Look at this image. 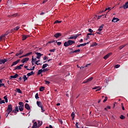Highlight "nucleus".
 Segmentation results:
<instances>
[{"label": "nucleus", "instance_id": "nucleus-15", "mask_svg": "<svg viewBox=\"0 0 128 128\" xmlns=\"http://www.w3.org/2000/svg\"><path fill=\"white\" fill-rule=\"evenodd\" d=\"M104 24H102L100 26L98 29V32H102V28H104Z\"/></svg>", "mask_w": 128, "mask_h": 128}, {"label": "nucleus", "instance_id": "nucleus-44", "mask_svg": "<svg viewBox=\"0 0 128 128\" xmlns=\"http://www.w3.org/2000/svg\"><path fill=\"white\" fill-rule=\"evenodd\" d=\"M49 52H56V48L50 50Z\"/></svg>", "mask_w": 128, "mask_h": 128}, {"label": "nucleus", "instance_id": "nucleus-21", "mask_svg": "<svg viewBox=\"0 0 128 128\" xmlns=\"http://www.w3.org/2000/svg\"><path fill=\"white\" fill-rule=\"evenodd\" d=\"M93 90H96V92H98V90H100V86L94 87Z\"/></svg>", "mask_w": 128, "mask_h": 128}, {"label": "nucleus", "instance_id": "nucleus-56", "mask_svg": "<svg viewBox=\"0 0 128 128\" xmlns=\"http://www.w3.org/2000/svg\"><path fill=\"white\" fill-rule=\"evenodd\" d=\"M122 108L123 110H124V104L122 103Z\"/></svg>", "mask_w": 128, "mask_h": 128}, {"label": "nucleus", "instance_id": "nucleus-29", "mask_svg": "<svg viewBox=\"0 0 128 128\" xmlns=\"http://www.w3.org/2000/svg\"><path fill=\"white\" fill-rule=\"evenodd\" d=\"M46 66H48V64H43V66H42V68H46Z\"/></svg>", "mask_w": 128, "mask_h": 128}, {"label": "nucleus", "instance_id": "nucleus-18", "mask_svg": "<svg viewBox=\"0 0 128 128\" xmlns=\"http://www.w3.org/2000/svg\"><path fill=\"white\" fill-rule=\"evenodd\" d=\"M32 74H34V72L33 71H32L30 72L27 74L28 76H32Z\"/></svg>", "mask_w": 128, "mask_h": 128}, {"label": "nucleus", "instance_id": "nucleus-16", "mask_svg": "<svg viewBox=\"0 0 128 128\" xmlns=\"http://www.w3.org/2000/svg\"><path fill=\"white\" fill-rule=\"evenodd\" d=\"M38 128V123L36 122H34L33 124L32 128Z\"/></svg>", "mask_w": 128, "mask_h": 128}, {"label": "nucleus", "instance_id": "nucleus-19", "mask_svg": "<svg viewBox=\"0 0 128 128\" xmlns=\"http://www.w3.org/2000/svg\"><path fill=\"white\" fill-rule=\"evenodd\" d=\"M16 92L18 94H22V90H20V89L18 88H16Z\"/></svg>", "mask_w": 128, "mask_h": 128}, {"label": "nucleus", "instance_id": "nucleus-25", "mask_svg": "<svg viewBox=\"0 0 128 128\" xmlns=\"http://www.w3.org/2000/svg\"><path fill=\"white\" fill-rule=\"evenodd\" d=\"M14 110V112H20V110H18V106H16Z\"/></svg>", "mask_w": 128, "mask_h": 128}, {"label": "nucleus", "instance_id": "nucleus-10", "mask_svg": "<svg viewBox=\"0 0 128 128\" xmlns=\"http://www.w3.org/2000/svg\"><path fill=\"white\" fill-rule=\"evenodd\" d=\"M114 7L113 8H110V7H109L108 8H106V10L104 11V10H102V12H100V13H102V12H106V10H108V12H110V10H112V9L114 8Z\"/></svg>", "mask_w": 128, "mask_h": 128}, {"label": "nucleus", "instance_id": "nucleus-33", "mask_svg": "<svg viewBox=\"0 0 128 128\" xmlns=\"http://www.w3.org/2000/svg\"><path fill=\"white\" fill-rule=\"evenodd\" d=\"M18 104L20 106H24V102H19Z\"/></svg>", "mask_w": 128, "mask_h": 128}, {"label": "nucleus", "instance_id": "nucleus-8", "mask_svg": "<svg viewBox=\"0 0 128 128\" xmlns=\"http://www.w3.org/2000/svg\"><path fill=\"white\" fill-rule=\"evenodd\" d=\"M112 54V52H110V53L108 54H106L104 57V60H107V58H110V56Z\"/></svg>", "mask_w": 128, "mask_h": 128}, {"label": "nucleus", "instance_id": "nucleus-22", "mask_svg": "<svg viewBox=\"0 0 128 128\" xmlns=\"http://www.w3.org/2000/svg\"><path fill=\"white\" fill-rule=\"evenodd\" d=\"M20 112H22L24 110V106H18Z\"/></svg>", "mask_w": 128, "mask_h": 128}, {"label": "nucleus", "instance_id": "nucleus-47", "mask_svg": "<svg viewBox=\"0 0 128 128\" xmlns=\"http://www.w3.org/2000/svg\"><path fill=\"white\" fill-rule=\"evenodd\" d=\"M23 53H24V51L22 50H20V52H18L20 56V54H22Z\"/></svg>", "mask_w": 128, "mask_h": 128}, {"label": "nucleus", "instance_id": "nucleus-27", "mask_svg": "<svg viewBox=\"0 0 128 128\" xmlns=\"http://www.w3.org/2000/svg\"><path fill=\"white\" fill-rule=\"evenodd\" d=\"M42 72H43L42 69L38 70L37 75L40 76V74H42Z\"/></svg>", "mask_w": 128, "mask_h": 128}, {"label": "nucleus", "instance_id": "nucleus-62", "mask_svg": "<svg viewBox=\"0 0 128 128\" xmlns=\"http://www.w3.org/2000/svg\"><path fill=\"white\" fill-rule=\"evenodd\" d=\"M98 18V16L96 15L94 17L92 18V20H96V18Z\"/></svg>", "mask_w": 128, "mask_h": 128}, {"label": "nucleus", "instance_id": "nucleus-24", "mask_svg": "<svg viewBox=\"0 0 128 128\" xmlns=\"http://www.w3.org/2000/svg\"><path fill=\"white\" fill-rule=\"evenodd\" d=\"M104 16L106 18V14H102V15H101L100 16H98L97 20H100V18H104Z\"/></svg>", "mask_w": 128, "mask_h": 128}, {"label": "nucleus", "instance_id": "nucleus-42", "mask_svg": "<svg viewBox=\"0 0 128 128\" xmlns=\"http://www.w3.org/2000/svg\"><path fill=\"white\" fill-rule=\"evenodd\" d=\"M8 32L10 34H12V32H14V30L13 28L10 30H8Z\"/></svg>", "mask_w": 128, "mask_h": 128}, {"label": "nucleus", "instance_id": "nucleus-48", "mask_svg": "<svg viewBox=\"0 0 128 128\" xmlns=\"http://www.w3.org/2000/svg\"><path fill=\"white\" fill-rule=\"evenodd\" d=\"M62 22V21H58V20H56L54 22V24H60Z\"/></svg>", "mask_w": 128, "mask_h": 128}, {"label": "nucleus", "instance_id": "nucleus-58", "mask_svg": "<svg viewBox=\"0 0 128 128\" xmlns=\"http://www.w3.org/2000/svg\"><path fill=\"white\" fill-rule=\"evenodd\" d=\"M54 42V40H52V41H49L48 44H52Z\"/></svg>", "mask_w": 128, "mask_h": 128}, {"label": "nucleus", "instance_id": "nucleus-5", "mask_svg": "<svg viewBox=\"0 0 128 128\" xmlns=\"http://www.w3.org/2000/svg\"><path fill=\"white\" fill-rule=\"evenodd\" d=\"M6 110L9 112H12V104H10L8 106Z\"/></svg>", "mask_w": 128, "mask_h": 128}, {"label": "nucleus", "instance_id": "nucleus-36", "mask_svg": "<svg viewBox=\"0 0 128 128\" xmlns=\"http://www.w3.org/2000/svg\"><path fill=\"white\" fill-rule=\"evenodd\" d=\"M43 90H44V86H41L40 88V92H42Z\"/></svg>", "mask_w": 128, "mask_h": 128}, {"label": "nucleus", "instance_id": "nucleus-54", "mask_svg": "<svg viewBox=\"0 0 128 128\" xmlns=\"http://www.w3.org/2000/svg\"><path fill=\"white\" fill-rule=\"evenodd\" d=\"M120 64H116L115 66L116 68H120Z\"/></svg>", "mask_w": 128, "mask_h": 128}, {"label": "nucleus", "instance_id": "nucleus-63", "mask_svg": "<svg viewBox=\"0 0 128 128\" xmlns=\"http://www.w3.org/2000/svg\"><path fill=\"white\" fill-rule=\"evenodd\" d=\"M78 36H80L79 34H77L76 35H75V38H78Z\"/></svg>", "mask_w": 128, "mask_h": 128}, {"label": "nucleus", "instance_id": "nucleus-28", "mask_svg": "<svg viewBox=\"0 0 128 128\" xmlns=\"http://www.w3.org/2000/svg\"><path fill=\"white\" fill-rule=\"evenodd\" d=\"M20 26H17L16 27H15L14 29V31L16 32V30H20Z\"/></svg>", "mask_w": 128, "mask_h": 128}, {"label": "nucleus", "instance_id": "nucleus-46", "mask_svg": "<svg viewBox=\"0 0 128 128\" xmlns=\"http://www.w3.org/2000/svg\"><path fill=\"white\" fill-rule=\"evenodd\" d=\"M44 70H42V72H48V68H43Z\"/></svg>", "mask_w": 128, "mask_h": 128}, {"label": "nucleus", "instance_id": "nucleus-7", "mask_svg": "<svg viewBox=\"0 0 128 128\" xmlns=\"http://www.w3.org/2000/svg\"><path fill=\"white\" fill-rule=\"evenodd\" d=\"M28 60H30V58H26L21 60V62L22 64H24V62H28Z\"/></svg>", "mask_w": 128, "mask_h": 128}, {"label": "nucleus", "instance_id": "nucleus-53", "mask_svg": "<svg viewBox=\"0 0 128 128\" xmlns=\"http://www.w3.org/2000/svg\"><path fill=\"white\" fill-rule=\"evenodd\" d=\"M108 100V97L106 96L104 100L103 101V102H106Z\"/></svg>", "mask_w": 128, "mask_h": 128}, {"label": "nucleus", "instance_id": "nucleus-38", "mask_svg": "<svg viewBox=\"0 0 128 128\" xmlns=\"http://www.w3.org/2000/svg\"><path fill=\"white\" fill-rule=\"evenodd\" d=\"M88 66H90V64H87L85 66H82L81 68H80V70H82V68H88Z\"/></svg>", "mask_w": 128, "mask_h": 128}, {"label": "nucleus", "instance_id": "nucleus-34", "mask_svg": "<svg viewBox=\"0 0 128 128\" xmlns=\"http://www.w3.org/2000/svg\"><path fill=\"white\" fill-rule=\"evenodd\" d=\"M20 16L18 14H15L11 15V16H13V18H15L16 16Z\"/></svg>", "mask_w": 128, "mask_h": 128}, {"label": "nucleus", "instance_id": "nucleus-51", "mask_svg": "<svg viewBox=\"0 0 128 128\" xmlns=\"http://www.w3.org/2000/svg\"><path fill=\"white\" fill-rule=\"evenodd\" d=\"M98 46V44H96V42H94L92 44V46Z\"/></svg>", "mask_w": 128, "mask_h": 128}, {"label": "nucleus", "instance_id": "nucleus-17", "mask_svg": "<svg viewBox=\"0 0 128 128\" xmlns=\"http://www.w3.org/2000/svg\"><path fill=\"white\" fill-rule=\"evenodd\" d=\"M36 104H37V105L38 106L39 108H40V107L42 106V102H40L37 101L36 102Z\"/></svg>", "mask_w": 128, "mask_h": 128}, {"label": "nucleus", "instance_id": "nucleus-9", "mask_svg": "<svg viewBox=\"0 0 128 128\" xmlns=\"http://www.w3.org/2000/svg\"><path fill=\"white\" fill-rule=\"evenodd\" d=\"M94 80L93 77H90V78H88L86 81L84 82V84H88V82H92Z\"/></svg>", "mask_w": 128, "mask_h": 128}, {"label": "nucleus", "instance_id": "nucleus-64", "mask_svg": "<svg viewBox=\"0 0 128 128\" xmlns=\"http://www.w3.org/2000/svg\"><path fill=\"white\" fill-rule=\"evenodd\" d=\"M58 46H60L62 44V42H57Z\"/></svg>", "mask_w": 128, "mask_h": 128}, {"label": "nucleus", "instance_id": "nucleus-41", "mask_svg": "<svg viewBox=\"0 0 128 128\" xmlns=\"http://www.w3.org/2000/svg\"><path fill=\"white\" fill-rule=\"evenodd\" d=\"M41 108V110L42 112H46V110L44 109V106H42V107H40Z\"/></svg>", "mask_w": 128, "mask_h": 128}, {"label": "nucleus", "instance_id": "nucleus-4", "mask_svg": "<svg viewBox=\"0 0 128 128\" xmlns=\"http://www.w3.org/2000/svg\"><path fill=\"white\" fill-rule=\"evenodd\" d=\"M35 54H36V58H38V60H40V58H42V54L38 52H35Z\"/></svg>", "mask_w": 128, "mask_h": 128}, {"label": "nucleus", "instance_id": "nucleus-31", "mask_svg": "<svg viewBox=\"0 0 128 128\" xmlns=\"http://www.w3.org/2000/svg\"><path fill=\"white\" fill-rule=\"evenodd\" d=\"M71 116L72 117V120H74V116H75L74 112H72V113Z\"/></svg>", "mask_w": 128, "mask_h": 128}, {"label": "nucleus", "instance_id": "nucleus-2", "mask_svg": "<svg viewBox=\"0 0 128 128\" xmlns=\"http://www.w3.org/2000/svg\"><path fill=\"white\" fill-rule=\"evenodd\" d=\"M30 36L28 35V34L22 35V40H26L28 38H30Z\"/></svg>", "mask_w": 128, "mask_h": 128}, {"label": "nucleus", "instance_id": "nucleus-60", "mask_svg": "<svg viewBox=\"0 0 128 128\" xmlns=\"http://www.w3.org/2000/svg\"><path fill=\"white\" fill-rule=\"evenodd\" d=\"M87 34H88V36H94V34H92V33H88Z\"/></svg>", "mask_w": 128, "mask_h": 128}, {"label": "nucleus", "instance_id": "nucleus-45", "mask_svg": "<svg viewBox=\"0 0 128 128\" xmlns=\"http://www.w3.org/2000/svg\"><path fill=\"white\" fill-rule=\"evenodd\" d=\"M7 112V114H7L6 118H8V116L10 114V112H12V111H8V110H6Z\"/></svg>", "mask_w": 128, "mask_h": 128}, {"label": "nucleus", "instance_id": "nucleus-23", "mask_svg": "<svg viewBox=\"0 0 128 128\" xmlns=\"http://www.w3.org/2000/svg\"><path fill=\"white\" fill-rule=\"evenodd\" d=\"M14 70H22V67L20 66H18L14 68Z\"/></svg>", "mask_w": 128, "mask_h": 128}, {"label": "nucleus", "instance_id": "nucleus-52", "mask_svg": "<svg viewBox=\"0 0 128 128\" xmlns=\"http://www.w3.org/2000/svg\"><path fill=\"white\" fill-rule=\"evenodd\" d=\"M88 31L89 32H90V33H92V32H94V30H92V28H89L88 30Z\"/></svg>", "mask_w": 128, "mask_h": 128}, {"label": "nucleus", "instance_id": "nucleus-35", "mask_svg": "<svg viewBox=\"0 0 128 128\" xmlns=\"http://www.w3.org/2000/svg\"><path fill=\"white\" fill-rule=\"evenodd\" d=\"M76 40V36H71L68 38V40Z\"/></svg>", "mask_w": 128, "mask_h": 128}, {"label": "nucleus", "instance_id": "nucleus-37", "mask_svg": "<svg viewBox=\"0 0 128 128\" xmlns=\"http://www.w3.org/2000/svg\"><path fill=\"white\" fill-rule=\"evenodd\" d=\"M36 60V58H34V56H32V62H34Z\"/></svg>", "mask_w": 128, "mask_h": 128}, {"label": "nucleus", "instance_id": "nucleus-11", "mask_svg": "<svg viewBox=\"0 0 128 128\" xmlns=\"http://www.w3.org/2000/svg\"><path fill=\"white\" fill-rule=\"evenodd\" d=\"M54 36L56 38H60V36H62V33L57 32L56 34H54Z\"/></svg>", "mask_w": 128, "mask_h": 128}, {"label": "nucleus", "instance_id": "nucleus-26", "mask_svg": "<svg viewBox=\"0 0 128 128\" xmlns=\"http://www.w3.org/2000/svg\"><path fill=\"white\" fill-rule=\"evenodd\" d=\"M22 78L24 79V82H26V80H28V77H26V75H24Z\"/></svg>", "mask_w": 128, "mask_h": 128}, {"label": "nucleus", "instance_id": "nucleus-14", "mask_svg": "<svg viewBox=\"0 0 128 128\" xmlns=\"http://www.w3.org/2000/svg\"><path fill=\"white\" fill-rule=\"evenodd\" d=\"M18 77V74H16L14 76H10V78H16Z\"/></svg>", "mask_w": 128, "mask_h": 128}, {"label": "nucleus", "instance_id": "nucleus-32", "mask_svg": "<svg viewBox=\"0 0 128 128\" xmlns=\"http://www.w3.org/2000/svg\"><path fill=\"white\" fill-rule=\"evenodd\" d=\"M4 100H5V102H8V96H6L4 97Z\"/></svg>", "mask_w": 128, "mask_h": 128}, {"label": "nucleus", "instance_id": "nucleus-12", "mask_svg": "<svg viewBox=\"0 0 128 128\" xmlns=\"http://www.w3.org/2000/svg\"><path fill=\"white\" fill-rule=\"evenodd\" d=\"M24 108L26 110H30V106L28 104L26 103L24 105Z\"/></svg>", "mask_w": 128, "mask_h": 128}, {"label": "nucleus", "instance_id": "nucleus-13", "mask_svg": "<svg viewBox=\"0 0 128 128\" xmlns=\"http://www.w3.org/2000/svg\"><path fill=\"white\" fill-rule=\"evenodd\" d=\"M118 20H120V19L114 17L113 18V19L112 20V22H118Z\"/></svg>", "mask_w": 128, "mask_h": 128}, {"label": "nucleus", "instance_id": "nucleus-57", "mask_svg": "<svg viewBox=\"0 0 128 128\" xmlns=\"http://www.w3.org/2000/svg\"><path fill=\"white\" fill-rule=\"evenodd\" d=\"M8 34H10V32L8 30L4 34V36H8Z\"/></svg>", "mask_w": 128, "mask_h": 128}, {"label": "nucleus", "instance_id": "nucleus-39", "mask_svg": "<svg viewBox=\"0 0 128 128\" xmlns=\"http://www.w3.org/2000/svg\"><path fill=\"white\" fill-rule=\"evenodd\" d=\"M126 46V44L124 45H122L121 46L119 47V50H122V48H124V46Z\"/></svg>", "mask_w": 128, "mask_h": 128}, {"label": "nucleus", "instance_id": "nucleus-20", "mask_svg": "<svg viewBox=\"0 0 128 128\" xmlns=\"http://www.w3.org/2000/svg\"><path fill=\"white\" fill-rule=\"evenodd\" d=\"M86 46V44H82L76 46V48H80V46Z\"/></svg>", "mask_w": 128, "mask_h": 128}, {"label": "nucleus", "instance_id": "nucleus-61", "mask_svg": "<svg viewBox=\"0 0 128 128\" xmlns=\"http://www.w3.org/2000/svg\"><path fill=\"white\" fill-rule=\"evenodd\" d=\"M90 39V36L87 34L86 38V40Z\"/></svg>", "mask_w": 128, "mask_h": 128}, {"label": "nucleus", "instance_id": "nucleus-30", "mask_svg": "<svg viewBox=\"0 0 128 128\" xmlns=\"http://www.w3.org/2000/svg\"><path fill=\"white\" fill-rule=\"evenodd\" d=\"M32 54V52H30L24 54V56H30V54Z\"/></svg>", "mask_w": 128, "mask_h": 128}, {"label": "nucleus", "instance_id": "nucleus-3", "mask_svg": "<svg viewBox=\"0 0 128 128\" xmlns=\"http://www.w3.org/2000/svg\"><path fill=\"white\" fill-rule=\"evenodd\" d=\"M10 58H5L4 60H0V64H5V62H8Z\"/></svg>", "mask_w": 128, "mask_h": 128}, {"label": "nucleus", "instance_id": "nucleus-50", "mask_svg": "<svg viewBox=\"0 0 128 128\" xmlns=\"http://www.w3.org/2000/svg\"><path fill=\"white\" fill-rule=\"evenodd\" d=\"M80 52V49H78V50H74V52L76 53V52Z\"/></svg>", "mask_w": 128, "mask_h": 128}, {"label": "nucleus", "instance_id": "nucleus-1", "mask_svg": "<svg viewBox=\"0 0 128 128\" xmlns=\"http://www.w3.org/2000/svg\"><path fill=\"white\" fill-rule=\"evenodd\" d=\"M74 44H76L74 41L72 40H68L67 42H64V46L66 48Z\"/></svg>", "mask_w": 128, "mask_h": 128}, {"label": "nucleus", "instance_id": "nucleus-40", "mask_svg": "<svg viewBox=\"0 0 128 128\" xmlns=\"http://www.w3.org/2000/svg\"><path fill=\"white\" fill-rule=\"evenodd\" d=\"M120 118L121 120H124V118H126V116H124V115H120Z\"/></svg>", "mask_w": 128, "mask_h": 128}, {"label": "nucleus", "instance_id": "nucleus-6", "mask_svg": "<svg viewBox=\"0 0 128 128\" xmlns=\"http://www.w3.org/2000/svg\"><path fill=\"white\" fill-rule=\"evenodd\" d=\"M20 61V59H19V60H17L13 62L12 64L11 65V66H16V64L19 63Z\"/></svg>", "mask_w": 128, "mask_h": 128}, {"label": "nucleus", "instance_id": "nucleus-43", "mask_svg": "<svg viewBox=\"0 0 128 128\" xmlns=\"http://www.w3.org/2000/svg\"><path fill=\"white\" fill-rule=\"evenodd\" d=\"M35 98H36V100L40 98L38 97V94L36 93L35 95Z\"/></svg>", "mask_w": 128, "mask_h": 128}, {"label": "nucleus", "instance_id": "nucleus-55", "mask_svg": "<svg viewBox=\"0 0 128 128\" xmlns=\"http://www.w3.org/2000/svg\"><path fill=\"white\" fill-rule=\"evenodd\" d=\"M45 82L46 84H50V82L49 81H46L45 80Z\"/></svg>", "mask_w": 128, "mask_h": 128}, {"label": "nucleus", "instance_id": "nucleus-49", "mask_svg": "<svg viewBox=\"0 0 128 128\" xmlns=\"http://www.w3.org/2000/svg\"><path fill=\"white\" fill-rule=\"evenodd\" d=\"M35 67L34 66L32 68L27 69V70H34Z\"/></svg>", "mask_w": 128, "mask_h": 128}, {"label": "nucleus", "instance_id": "nucleus-59", "mask_svg": "<svg viewBox=\"0 0 128 128\" xmlns=\"http://www.w3.org/2000/svg\"><path fill=\"white\" fill-rule=\"evenodd\" d=\"M6 102H4V100H1V103L0 104H5Z\"/></svg>", "mask_w": 128, "mask_h": 128}]
</instances>
